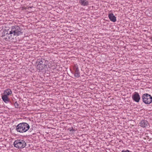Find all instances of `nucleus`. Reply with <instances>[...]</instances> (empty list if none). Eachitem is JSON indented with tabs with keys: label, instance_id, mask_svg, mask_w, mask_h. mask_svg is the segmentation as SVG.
I'll return each instance as SVG.
<instances>
[{
	"label": "nucleus",
	"instance_id": "1",
	"mask_svg": "<svg viewBox=\"0 0 152 152\" xmlns=\"http://www.w3.org/2000/svg\"><path fill=\"white\" fill-rule=\"evenodd\" d=\"M48 61L45 59L41 58L38 59L36 62L37 69L40 70L47 68L48 64Z\"/></svg>",
	"mask_w": 152,
	"mask_h": 152
},
{
	"label": "nucleus",
	"instance_id": "2",
	"mask_svg": "<svg viewBox=\"0 0 152 152\" xmlns=\"http://www.w3.org/2000/svg\"><path fill=\"white\" fill-rule=\"evenodd\" d=\"M9 29H10V33L12 34V35L13 36L14 38H15L16 37L18 36L23 33L22 31L23 29L17 25L11 26Z\"/></svg>",
	"mask_w": 152,
	"mask_h": 152
},
{
	"label": "nucleus",
	"instance_id": "3",
	"mask_svg": "<svg viewBox=\"0 0 152 152\" xmlns=\"http://www.w3.org/2000/svg\"><path fill=\"white\" fill-rule=\"evenodd\" d=\"M29 125L26 123L19 124L16 127V129L18 132L23 133L26 132L29 129Z\"/></svg>",
	"mask_w": 152,
	"mask_h": 152
},
{
	"label": "nucleus",
	"instance_id": "4",
	"mask_svg": "<svg viewBox=\"0 0 152 152\" xmlns=\"http://www.w3.org/2000/svg\"><path fill=\"white\" fill-rule=\"evenodd\" d=\"M26 142L22 140L17 139L15 141L13 145L16 148L18 149L24 148L26 145Z\"/></svg>",
	"mask_w": 152,
	"mask_h": 152
},
{
	"label": "nucleus",
	"instance_id": "5",
	"mask_svg": "<svg viewBox=\"0 0 152 152\" xmlns=\"http://www.w3.org/2000/svg\"><path fill=\"white\" fill-rule=\"evenodd\" d=\"M142 99L143 102L146 104H150L152 102V96L147 93L143 94Z\"/></svg>",
	"mask_w": 152,
	"mask_h": 152
},
{
	"label": "nucleus",
	"instance_id": "6",
	"mask_svg": "<svg viewBox=\"0 0 152 152\" xmlns=\"http://www.w3.org/2000/svg\"><path fill=\"white\" fill-rule=\"evenodd\" d=\"M10 29H9L7 30H5L4 34H3L2 36V37L4 38V39H5L6 40L9 41L10 40H12L14 39V37L11 34Z\"/></svg>",
	"mask_w": 152,
	"mask_h": 152
},
{
	"label": "nucleus",
	"instance_id": "7",
	"mask_svg": "<svg viewBox=\"0 0 152 152\" xmlns=\"http://www.w3.org/2000/svg\"><path fill=\"white\" fill-rule=\"evenodd\" d=\"M132 98L133 100L137 102H139L140 99V97L139 93L135 92L132 95Z\"/></svg>",
	"mask_w": 152,
	"mask_h": 152
},
{
	"label": "nucleus",
	"instance_id": "8",
	"mask_svg": "<svg viewBox=\"0 0 152 152\" xmlns=\"http://www.w3.org/2000/svg\"><path fill=\"white\" fill-rule=\"evenodd\" d=\"M140 126L142 127L148 128L149 127V124L148 122L145 120H142L140 122Z\"/></svg>",
	"mask_w": 152,
	"mask_h": 152
},
{
	"label": "nucleus",
	"instance_id": "9",
	"mask_svg": "<svg viewBox=\"0 0 152 152\" xmlns=\"http://www.w3.org/2000/svg\"><path fill=\"white\" fill-rule=\"evenodd\" d=\"M108 16L110 20L113 22H115L116 21V17L113 13L109 14Z\"/></svg>",
	"mask_w": 152,
	"mask_h": 152
},
{
	"label": "nucleus",
	"instance_id": "10",
	"mask_svg": "<svg viewBox=\"0 0 152 152\" xmlns=\"http://www.w3.org/2000/svg\"><path fill=\"white\" fill-rule=\"evenodd\" d=\"M79 3L82 6H87L88 5V1L86 0H80Z\"/></svg>",
	"mask_w": 152,
	"mask_h": 152
},
{
	"label": "nucleus",
	"instance_id": "11",
	"mask_svg": "<svg viewBox=\"0 0 152 152\" xmlns=\"http://www.w3.org/2000/svg\"><path fill=\"white\" fill-rule=\"evenodd\" d=\"M2 99L3 101L6 103H8L10 102V100L7 96L6 95H3L2 96Z\"/></svg>",
	"mask_w": 152,
	"mask_h": 152
},
{
	"label": "nucleus",
	"instance_id": "12",
	"mask_svg": "<svg viewBox=\"0 0 152 152\" xmlns=\"http://www.w3.org/2000/svg\"><path fill=\"white\" fill-rule=\"evenodd\" d=\"M75 69V72L74 74L75 76V77H79L80 76V72H79L78 68L77 66Z\"/></svg>",
	"mask_w": 152,
	"mask_h": 152
},
{
	"label": "nucleus",
	"instance_id": "13",
	"mask_svg": "<svg viewBox=\"0 0 152 152\" xmlns=\"http://www.w3.org/2000/svg\"><path fill=\"white\" fill-rule=\"evenodd\" d=\"M12 91L9 89H7L4 91V95H6L7 96L11 95L12 94Z\"/></svg>",
	"mask_w": 152,
	"mask_h": 152
},
{
	"label": "nucleus",
	"instance_id": "14",
	"mask_svg": "<svg viewBox=\"0 0 152 152\" xmlns=\"http://www.w3.org/2000/svg\"><path fill=\"white\" fill-rule=\"evenodd\" d=\"M19 104L17 101L15 102L14 103L15 107V108H18L19 107Z\"/></svg>",
	"mask_w": 152,
	"mask_h": 152
},
{
	"label": "nucleus",
	"instance_id": "15",
	"mask_svg": "<svg viewBox=\"0 0 152 152\" xmlns=\"http://www.w3.org/2000/svg\"><path fill=\"white\" fill-rule=\"evenodd\" d=\"M69 130L70 131H75V130L73 129V127L72 126L71 127H70L69 129Z\"/></svg>",
	"mask_w": 152,
	"mask_h": 152
},
{
	"label": "nucleus",
	"instance_id": "16",
	"mask_svg": "<svg viewBox=\"0 0 152 152\" xmlns=\"http://www.w3.org/2000/svg\"><path fill=\"white\" fill-rule=\"evenodd\" d=\"M121 152H130V151L128 150H123L121 151Z\"/></svg>",
	"mask_w": 152,
	"mask_h": 152
}]
</instances>
